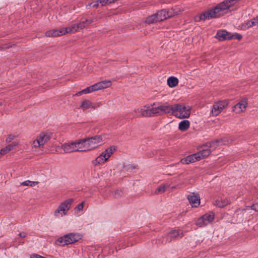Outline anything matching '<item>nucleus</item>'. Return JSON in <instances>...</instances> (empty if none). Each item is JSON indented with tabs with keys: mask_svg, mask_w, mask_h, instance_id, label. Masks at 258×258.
Here are the masks:
<instances>
[{
	"mask_svg": "<svg viewBox=\"0 0 258 258\" xmlns=\"http://www.w3.org/2000/svg\"><path fill=\"white\" fill-rule=\"evenodd\" d=\"M187 199L192 207H198L200 204V197L198 193L192 192L187 196Z\"/></svg>",
	"mask_w": 258,
	"mask_h": 258,
	"instance_id": "13",
	"label": "nucleus"
},
{
	"mask_svg": "<svg viewBox=\"0 0 258 258\" xmlns=\"http://www.w3.org/2000/svg\"><path fill=\"white\" fill-rule=\"evenodd\" d=\"M82 91H83V94H85L90 93L92 92H94V90L93 85H91V86H90L88 87H87L86 88L82 90Z\"/></svg>",
	"mask_w": 258,
	"mask_h": 258,
	"instance_id": "36",
	"label": "nucleus"
},
{
	"mask_svg": "<svg viewBox=\"0 0 258 258\" xmlns=\"http://www.w3.org/2000/svg\"><path fill=\"white\" fill-rule=\"evenodd\" d=\"M84 208V202L78 205L74 209L75 213L76 215H80L83 213Z\"/></svg>",
	"mask_w": 258,
	"mask_h": 258,
	"instance_id": "33",
	"label": "nucleus"
},
{
	"mask_svg": "<svg viewBox=\"0 0 258 258\" xmlns=\"http://www.w3.org/2000/svg\"><path fill=\"white\" fill-rule=\"evenodd\" d=\"M49 137L46 133L39 135L32 143V146L35 148H41L49 140Z\"/></svg>",
	"mask_w": 258,
	"mask_h": 258,
	"instance_id": "10",
	"label": "nucleus"
},
{
	"mask_svg": "<svg viewBox=\"0 0 258 258\" xmlns=\"http://www.w3.org/2000/svg\"><path fill=\"white\" fill-rule=\"evenodd\" d=\"M189 126L190 122L188 120H183L179 122L178 129L182 132H185L189 128Z\"/></svg>",
	"mask_w": 258,
	"mask_h": 258,
	"instance_id": "24",
	"label": "nucleus"
},
{
	"mask_svg": "<svg viewBox=\"0 0 258 258\" xmlns=\"http://www.w3.org/2000/svg\"><path fill=\"white\" fill-rule=\"evenodd\" d=\"M111 83L109 80L101 81L93 85L94 91L109 87Z\"/></svg>",
	"mask_w": 258,
	"mask_h": 258,
	"instance_id": "18",
	"label": "nucleus"
},
{
	"mask_svg": "<svg viewBox=\"0 0 258 258\" xmlns=\"http://www.w3.org/2000/svg\"><path fill=\"white\" fill-rule=\"evenodd\" d=\"M178 83V80L176 77H170L167 79V84L171 88L175 87Z\"/></svg>",
	"mask_w": 258,
	"mask_h": 258,
	"instance_id": "27",
	"label": "nucleus"
},
{
	"mask_svg": "<svg viewBox=\"0 0 258 258\" xmlns=\"http://www.w3.org/2000/svg\"><path fill=\"white\" fill-rule=\"evenodd\" d=\"M115 149L114 147L111 146L108 148H107L104 152H102L103 156L105 157L107 160L113 154L115 151Z\"/></svg>",
	"mask_w": 258,
	"mask_h": 258,
	"instance_id": "26",
	"label": "nucleus"
},
{
	"mask_svg": "<svg viewBox=\"0 0 258 258\" xmlns=\"http://www.w3.org/2000/svg\"><path fill=\"white\" fill-rule=\"evenodd\" d=\"M173 16L172 10H162L156 14L151 15L146 18V22L148 24L162 21Z\"/></svg>",
	"mask_w": 258,
	"mask_h": 258,
	"instance_id": "4",
	"label": "nucleus"
},
{
	"mask_svg": "<svg viewBox=\"0 0 258 258\" xmlns=\"http://www.w3.org/2000/svg\"><path fill=\"white\" fill-rule=\"evenodd\" d=\"M211 153V150L208 147V144L204 145L201 147L200 151L196 153L200 160L209 156Z\"/></svg>",
	"mask_w": 258,
	"mask_h": 258,
	"instance_id": "17",
	"label": "nucleus"
},
{
	"mask_svg": "<svg viewBox=\"0 0 258 258\" xmlns=\"http://www.w3.org/2000/svg\"><path fill=\"white\" fill-rule=\"evenodd\" d=\"M17 137V135H10L9 137L6 139V141L7 143L11 142L12 140H13L15 138Z\"/></svg>",
	"mask_w": 258,
	"mask_h": 258,
	"instance_id": "39",
	"label": "nucleus"
},
{
	"mask_svg": "<svg viewBox=\"0 0 258 258\" xmlns=\"http://www.w3.org/2000/svg\"><path fill=\"white\" fill-rule=\"evenodd\" d=\"M75 142L77 152H86L90 151L86 138L77 140Z\"/></svg>",
	"mask_w": 258,
	"mask_h": 258,
	"instance_id": "14",
	"label": "nucleus"
},
{
	"mask_svg": "<svg viewBox=\"0 0 258 258\" xmlns=\"http://www.w3.org/2000/svg\"><path fill=\"white\" fill-rule=\"evenodd\" d=\"M253 22H254V26H257L258 25V16L252 19Z\"/></svg>",
	"mask_w": 258,
	"mask_h": 258,
	"instance_id": "41",
	"label": "nucleus"
},
{
	"mask_svg": "<svg viewBox=\"0 0 258 258\" xmlns=\"http://www.w3.org/2000/svg\"><path fill=\"white\" fill-rule=\"evenodd\" d=\"M101 4L102 6H104L108 3V1H92L90 4L86 5V8L89 9L91 7H97L98 6V2ZM109 3H111V1H109Z\"/></svg>",
	"mask_w": 258,
	"mask_h": 258,
	"instance_id": "28",
	"label": "nucleus"
},
{
	"mask_svg": "<svg viewBox=\"0 0 258 258\" xmlns=\"http://www.w3.org/2000/svg\"><path fill=\"white\" fill-rule=\"evenodd\" d=\"M197 153L191 154L181 159L180 162L184 164H188L200 160V158L197 156Z\"/></svg>",
	"mask_w": 258,
	"mask_h": 258,
	"instance_id": "19",
	"label": "nucleus"
},
{
	"mask_svg": "<svg viewBox=\"0 0 258 258\" xmlns=\"http://www.w3.org/2000/svg\"><path fill=\"white\" fill-rule=\"evenodd\" d=\"M170 185L169 183H166L161 185L157 189L156 191H155V193L158 194L164 192L166 190L167 188L170 187Z\"/></svg>",
	"mask_w": 258,
	"mask_h": 258,
	"instance_id": "32",
	"label": "nucleus"
},
{
	"mask_svg": "<svg viewBox=\"0 0 258 258\" xmlns=\"http://www.w3.org/2000/svg\"><path fill=\"white\" fill-rule=\"evenodd\" d=\"M107 160L101 153L96 159L92 161V163L94 166H98L104 164Z\"/></svg>",
	"mask_w": 258,
	"mask_h": 258,
	"instance_id": "23",
	"label": "nucleus"
},
{
	"mask_svg": "<svg viewBox=\"0 0 258 258\" xmlns=\"http://www.w3.org/2000/svg\"><path fill=\"white\" fill-rule=\"evenodd\" d=\"M171 188H175V187L174 186H172V187H171Z\"/></svg>",
	"mask_w": 258,
	"mask_h": 258,
	"instance_id": "46",
	"label": "nucleus"
},
{
	"mask_svg": "<svg viewBox=\"0 0 258 258\" xmlns=\"http://www.w3.org/2000/svg\"><path fill=\"white\" fill-rule=\"evenodd\" d=\"M206 144H208L209 148H210L214 150L218 146L221 145V141L220 140H215L211 142L208 143Z\"/></svg>",
	"mask_w": 258,
	"mask_h": 258,
	"instance_id": "31",
	"label": "nucleus"
},
{
	"mask_svg": "<svg viewBox=\"0 0 258 258\" xmlns=\"http://www.w3.org/2000/svg\"><path fill=\"white\" fill-rule=\"evenodd\" d=\"M217 36L220 40H230L231 39V33L228 32L224 30H221L217 32Z\"/></svg>",
	"mask_w": 258,
	"mask_h": 258,
	"instance_id": "21",
	"label": "nucleus"
},
{
	"mask_svg": "<svg viewBox=\"0 0 258 258\" xmlns=\"http://www.w3.org/2000/svg\"><path fill=\"white\" fill-rule=\"evenodd\" d=\"M73 200L67 199L61 203L54 212V215L56 218H61L66 215L71 207Z\"/></svg>",
	"mask_w": 258,
	"mask_h": 258,
	"instance_id": "6",
	"label": "nucleus"
},
{
	"mask_svg": "<svg viewBox=\"0 0 258 258\" xmlns=\"http://www.w3.org/2000/svg\"><path fill=\"white\" fill-rule=\"evenodd\" d=\"M123 195V191L120 189H117L114 193V197L116 198H119Z\"/></svg>",
	"mask_w": 258,
	"mask_h": 258,
	"instance_id": "37",
	"label": "nucleus"
},
{
	"mask_svg": "<svg viewBox=\"0 0 258 258\" xmlns=\"http://www.w3.org/2000/svg\"><path fill=\"white\" fill-rule=\"evenodd\" d=\"M38 184V181H30V180H26L21 183V185L24 186H34Z\"/></svg>",
	"mask_w": 258,
	"mask_h": 258,
	"instance_id": "35",
	"label": "nucleus"
},
{
	"mask_svg": "<svg viewBox=\"0 0 258 258\" xmlns=\"http://www.w3.org/2000/svg\"><path fill=\"white\" fill-rule=\"evenodd\" d=\"M154 105H155V104L150 105L151 116H152L156 115H160L159 105L156 106H154Z\"/></svg>",
	"mask_w": 258,
	"mask_h": 258,
	"instance_id": "30",
	"label": "nucleus"
},
{
	"mask_svg": "<svg viewBox=\"0 0 258 258\" xmlns=\"http://www.w3.org/2000/svg\"><path fill=\"white\" fill-rule=\"evenodd\" d=\"M241 38L242 36L239 33H234L233 34L231 33V39H234L240 40L241 39Z\"/></svg>",
	"mask_w": 258,
	"mask_h": 258,
	"instance_id": "38",
	"label": "nucleus"
},
{
	"mask_svg": "<svg viewBox=\"0 0 258 258\" xmlns=\"http://www.w3.org/2000/svg\"><path fill=\"white\" fill-rule=\"evenodd\" d=\"M18 144L16 142H13L11 144L9 145L7 147L2 149V152H4L5 154L7 153L8 152L14 149L17 146Z\"/></svg>",
	"mask_w": 258,
	"mask_h": 258,
	"instance_id": "29",
	"label": "nucleus"
},
{
	"mask_svg": "<svg viewBox=\"0 0 258 258\" xmlns=\"http://www.w3.org/2000/svg\"><path fill=\"white\" fill-rule=\"evenodd\" d=\"M250 208L255 211L258 212V203L253 204Z\"/></svg>",
	"mask_w": 258,
	"mask_h": 258,
	"instance_id": "40",
	"label": "nucleus"
},
{
	"mask_svg": "<svg viewBox=\"0 0 258 258\" xmlns=\"http://www.w3.org/2000/svg\"><path fill=\"white\" fill-rule=\"evenodd\" d=\"M230 2L223 1L216 7L207 10L199 16L196 17L195 21L199 22L221 17L224 14V11L229 8Z\"/></svg>",
	"mask_w": 258,
	"mask_h": 258,
	"instance_id": "2",
	"label": "nucleus"
},
{
	"mask_svg": "<svg viewBox=\"0 0 258 258\" xmlns=\"http://www.w3.org/2000/svg\"><path fill=\"white\" fill-rule=\"evenodd\" d=\"M254 23V22H253L252 19L250 21H248L244 23L242 26V28L244 30L248 29L252 26H255Z\"/></svg>",
	"mask_w": 258,
	"mask_h": 258,
	"instance_id": "34",
	"label": "nucleus"
},
{
	"mask_svg": "<svg viewBox=\"0 0 258 258\" xmlns=\"http://www.w3.org/2000/svg\"><path fill=\"white\" fill-rule=\"evenodd\" d=\"M172 114L180 119L188 118L190 114V108L183 103L173 104Z\"/></svg>",
	"mask_w": 258,
	"mask_h": 258,
	"instance_id": "3",
	"label": "nucleus"
},
{
	"mask_svg": "<svg viewBox=\"0 0 258 258\" xmlns=\"http://www.w3.org/2000/svg\"><path fill=\"white\" fill-rule=\"evenodd\" d=\"M5 155V153L4 152H2V149L0 150V157L2 156L3 155Z\"/></svg>",
	"mask_w": 258,
	"mask_h": 258,
	"instance_id": "44",
	"label": "nucleus"
},
{
	"mask_svg": "<svg viewBox=\"0 0 258 258\" xmlns=\"http://www.w3.org/2000/svg\"><path fill=\"white\" fill-rule=\"evenodd\" d=\"M81 239L80 234L70 233L60 236L57 238L55 243L57 245L64 246L74 243Z\"/></svg>",
	"mask_w": 258,
	"mask_h": 258,
	"instance_id": "5",
	"label": "nucleus"
},
{
	"mask_svg": "<svg viewBox=\"0 0 258 258\" xmlns=\"http://www.w3.org/2000/svg\"><path fill=\"white\" fill-rule=\"evenodd\" d=\"M247 106V99L246 98H244L242 99L240 101L237 103L234 107H233V111H235L237 113H240L242 112H243L245 110Z\"/></svg>",
	"mask_w": 258,
	"mask_h": 258,
	"instance_id": "16",
	"label": "nucleus"
},
{
	"mask_svg": "<svg viewBox=\"0 0 258 258\" xmlns=\"http://www.w3.org/2000/svg\"><path fill=\"white\" fill-rule=\"evenodd\" d=\"M159 110L160 115L163 114L172 113V104L170 105L167 103L159 104Z\"/></svg>",
	"mask_w": 258,
	"mask_h": 258,
	"instance_id": "20",
	"label": "nucleus"
},
{
	"mask_svg": "<svg viewBox=\"0 0 258 258\" xmlns=\"http://www.w3.org/2000/svg\"><path fill=\"white\" fill-rule=\"evenodd\" d=\"M92 22V21L90 19H82L79 22L68 27L47 31L45 35L48 37H57L68 33H75L90 25Z\"/></svg>",
	"mask_w": 258,
	"mask_h": 258,
	"instance_id": "1",
	"label": "nucleus"
},
{
	"mask_svg": "<svg viewBox=\"0 0 258 258\" xmlns=\"http://www.w3.org/2000/svg\"><path fill=\"white\" fill-rule=\"evenodd\" d=\"M231 2H233V1H231ZM229 4H230V6L231 5V1L229 2Z\"/></svg>",
	"mask_w": 258,
	"mask_h": 258,
	"instance_id": "45",
	"label": "nucleus"
},
{
	"mask_svg": "<svg viewBox=\"0 0 258 258\" xmlns=\"http://www.w3.org/2000/svg\"><path fill=\"white\" fill-rule=\"evenodd\" d=\"M62 150L63 151L64 153L77 152L76 142H74L66 143L61 145V146H58L56 149V152L58 153H61Z\"/></svg>",
	"mask_w": 258,
	"mask_h": 258,
	"instance_id": "9",
	"label": "nucleus"
},
{
	"mask_svg": "<svg viewBox=\"0 0 258 258\" xmlns=\"http://www.w3.org/2000/svg\"><path fill=\"white\" fill-rule=\"evenodd\" d=\"M80 107L83 110H86L89 108H94L92 103L88 100H83L80 103Z\"/></svg>",
	"mask_w": 258,
	"mask_h": 258,
	"instance_id": "25",
	"label": "nucleus"
},
{
	"mask_svg": "<svg viewBox=\"0 0 258 258\" xmlns=\"http://www.w3.org/2000/svg\"><path fill=\"white\" fill-rule=\"evenodd\" d=\"M231 201L230 198H226L224 199H218L214 202V205L219 208H223L225 206L231 203Z\"/></svg>",
	"mask_w": 258,
	"mask_h": 258,
	"instance_id": "22",
	"label": "nucleus"
},
{
	"mask_svg": "<svg viewBox=\"0 0 258 258\" xmlns=\"http://www.w3.org/2000/svg\"><path fill=\"white\" fill-rule=\"evenodd\" d=\"M214 218V214L213 212L207 213L197 220L196 224L199 227H204L211 223L213 221Z\"/></svg>",
	"mask_w": 258,
	"mask_h": 258,
	"instance_id": "8",
	"label": "nucleus"
},
{
	"mask_svg": "<svg viewBox=\"0 0 258 258\" xmlns=\"http://www.w3.org/2000/svg\"><path fill=\"white\" fill-rule=\"evenodd\" d=\"M228 102L226 101H220L215 103L213 105L211 113L213 116H217L227 107Z\"/></svg>",
	"mask_w": 258,
	"mask_h": 258,
	"instance_id": "12",
	"label": "nucleus"
},
{
	"mask_svg": "<svg viewBox=\"0 0 258 258\" xmlns=\"http://www.w3.org/2000/svg\"><path fill=\"white\" fill-rule=\"evenodd\" d=\"M183 236L182 230L179 228H176L171 230L167 233L166 235L162 239H160L162 244H166L171 241L173 239L181 238Z\"/></svg>",
	"mask_w": 258,
	"mask_h": 258,
	"instance_id": "7",
	"label": "nucleus"
},
{
	"mask_svg": "<svg viewBox=\"0 0 258 258\" xmlns=\"http://www.w3.org/2000/svg\"><path fill=\"white\" fill-rule=\"evenodd\" d=\"M26 233H20L19 235L21 237H25L26 236Z\"/></svg>",
	"mask_w": 258,
	"mask_h": 258,
	"instance_id": "43",
	"label": "nucleus"
},
{
	"mask_svg": "<svg viewBox=\"0 0 258 258\" xmlns=\"http://www.w3.org/2000/svg\"><path fill=\"white\" fill-rule=\"evenodd\" d=\"M135 112L138 116H152L150 105H145L141 108L136 109Z\"/></svg>",
	"mask_w": 258,
	"mask_h": 258,
	"instance_id": "15",
	"label": "nucleus"
},
{
	"mask_svg": "<svg viewBox=\"0 0 258 258\" xmlns=\"http://www.w3.org/2000/svg\"><path fill=\"white\" fill-rule=\"evenodd\" d=\"M86 139L90 151L97 147L102 142V138L99 135L87 138Z\"/></svg>",
	"mask_w": 258,
	"mask_h": 258,
	"instance_id": "11",
	"label": "nucleus"
},
{
	"mask_svg": "<svg viewBox=\"0 0 258 258\" xmlns=\"http://www.w3.org/2000/svg\"><path fill=\"white\" fill-rule=\"evenodd\" d=\"M82 94H83V93L82 90H81V91H79L78 93H76L75 96H79L82 95Z\"/></svg>",
	"mask_w": 258,
	"mask_h": 258,
	"instance_id": "42",
	"label": "nucleus"
}]
</instances>
